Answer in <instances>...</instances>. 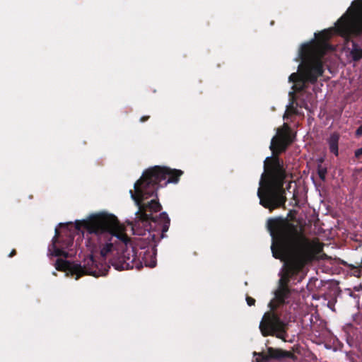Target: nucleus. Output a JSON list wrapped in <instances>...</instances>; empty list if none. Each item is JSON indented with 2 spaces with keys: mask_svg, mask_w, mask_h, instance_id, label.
Instances as JSON below:
<instances>
[{
  "mask_svg": "<svg viewBox=\"0 0 362 362\" xmlns=\"http://www.w3.org/2000/svg\"><path fill=\"white\" fill-rule=\"evenodd\" d=\"M54 266L58 271L68 272L72 276H76V280H78L84 275H91L98 277L105 275L106 273L105 269L102 268L103 265L100 266L93 255L85 258L83 265L59 258L56 260Z\"/></svg>",
  "mask_w": 362,
  "mask_h": 362,
  "instance_id": "8",
  "label": "nucleus"
},
{
  "mask_svg": "<svg viewBox=\"0 0 362 362\" xmlns=\"http://www.w3.org/2000/svg\"><path fill=\"white\" fill-rule=\"evenodd\" d=\"M268 354H269L271 359L282 361L285 358H291L293 360L296 358L295 354L291 351H284L281 349H275L273 347L268 348Z\"/></svg>",
  "mask_w": 362,
  "mask_h": 362,
  "instance_id": "11",
  "label": "nucleus"
},
{
  "mask_svg": "<svg viewBox=\"0 0 362 362\" xmlns=\"http://www.w3.org/2000/svg\"><path fill=\"white\" fill-rule=\"evenodd\" d=\"M291 293L289 288L279 287L274 293V298L268 306L270 311L264 313L259 323V330L264 337L274 336L286 341L288 337V324L285 322L275 311L277 308L285 303Z\"/></svg>",
  "mask_w": 362,
  "mask_h": 362,
  "instance_id": "6",
  "label": "nucleus"
},
{
  "mask_svg": "<svg viewBox=\"0 0 362 362\" xmlns=\"http://www.w3.org/2000/svg\"><path fill=\"white\" fill-rule=\"evenodd\" d=\"M259 356H261L262 362H268L271 360V357L269 356V354H268V352L267 354L261 353L259 354Z\"/></svg>",
  "mask_w": 362,
  "mask_h": 362,
  "instance_id": "17",
  "label": "nucleus"
},
{
  "mask_svg": "<svg viewBox=\"0 0 362 362\" xmlns=\"http://www.w3.org/2000/svg\"><path fill=\"white\" fill-rule=\"evenodd\" d=\"M351 6V13L344 14L335 24L337 33L346 40L362 35V0H354Z\"/></svg>",
  "mask_w": 362,
  "mask_h": 362,
  "instance_id": "7",
  "label": "nucleus"
},
{
  "mask_svg": "<svg viewBox=\"0 0 362 362\" xmlns=\"http://www.w3.org/2000/svg\"><path fill=\"white\" fill-rule=\"evenodd\" d=\"M340 136L339 133L334 132L331 134L329 137L327 139L329 146V151L334 154L336 156L339 155V141Z\"/></svg>",
  "mask_w": 362,
  "mask_h": 362,
  "instance_id": "12",
  "label": "nucleus"
},
{
  "mask_svg": "<svg viewBox=\"0 0 362 362\" xmlns=\"http://www.w3.org/2000/svg\"><path fill=\"white\" fill-rule=\"evenodd\" d=\"M81 228L97 236L101 245L100 253L103 258L113 247L112 242L113 238H116L124 244L129 241L124 227L119 223L117 218L112 214L101 213L91 216L88 220L77 221L76 228L79 230Z\"/></svg>",
  "mask_w": 362,
  "mask_h": 362,
  "instance_id": "5",
  "label": "nucleus"
},
{
  "mask_svg": "<svg viewBox=\"0 0 362 362\" xmlns=\"http://www.w3.org/2000/svg\"><path fill=\"white\" fill-rule=\"evenodd\" d=\"M183 173L181 170L155 165L144 170L134 183V189L129 190L131 198L139 208L136 213L137 220L132 228L144 227L148 231L144 234L146 236L136 240L141 268L143 264L151 268L156 267L157 242L166 236L165 233L170 223L166 212L156 216L153 214L162 209L157 191L168 183L177 184Z\"/></svg>",
  "mask_w": 362,
  "mask_h": 362,
  "instance_id": "1",
  "label": "nucleus"
},
{
  "mask_svg": "<svg viewBox=\"0 0 362 362\" xmlns=\"http://www.w3.org/2000/svg\"><path fill=\"white\" fill-rule=\"evenodd\" d=\"M246 301L249 306L255 305L256 302L255 299L248 296L246 297Z\"/></svg>",
  "mask_w": 362,
  "mask_h": 362,
  "instance_id": "18",
  "label": "nucleus"
},
{
  "mask_svg": "<svg viewBox=\"0 0 362 362\" xmlns=\"http://www.w3.org/2000/svg\"><path fill=\"white\" fill-rule=\"evenodd\" d=\"M132 253L131 255L128 251L124 252L118 258V260L112 263V265L117 270L130 269L134 267L140 269L141 262H139L138 250L136 244L132 250Z\"/></svg>",
  "mask_w": 362,
  "mask_h": 362,
  "instance_id": "10",
  "label": "nucleus"
},
{
  "mask_svg": "<svg viewBox=\"0 0 362 362\" xmlns=\"http://www.w3.org/2000/svg\"><path fill=\"white\" fill-rule=\"evenodd\" d=\"M292 114H297V108L293 105V101L288 106H287V109L284 115V118H288V116Z\"/></svg>",
  "mask_w": 362,
  "mask_h": 362,
  "instance_id": "15",
  "label": "nucleus"
},
{
  "mask_svg": "<svg viewBox=\"0 0 362 362\" xmlns=\"http://www.w3.org/2000/svg\"><path fill=\"white\" fill-rule=\"evenodd\" d=\"M315 35L316 41L302 45L299 50L301 63L298 66V73H292L288 78L290 82L295 83L293 88L298 91L303 90L306 83H316L324 72L321 58L327 51L333 50L327 42L332 36L330 30H324Z\"/></svg>",
  "mask_w": 362,
  "mask_h": 362,
  "instance_id": "4",
  "label": "nucleus"
},
{
  "mask_svg": "<svg viewBox=\"0 0 362 362\" xmlns=\"http://www.w3.org/2000/svg\"><path fill=\"white\" fill-rule=\"evenodd\" d=\"M16 255V250L15 249L12 250L10 254L8 255L9 257H13Z\"/></svg>",
  "mask_w": 362,
  "mask_h": 362,
  "instance_id": "22",
  "label": "nucleus"
},
{
  "mask_svg": "<svg viewBox=\"0 0 362 362\" xmlns=\"http://www.w3.org/2000/svg\"><path fill=\"white\" fill-rule=\"evenodd\" d=\"M59 226H60L61 227H64V226H65L66 225H65V224H64V223H60V224H59Z\"/></svg>",
  "mask_w": 362,
  "mask_h": 362,
  "instance_id": "23",
  "label": "nucleus"
},
{
  "mask_svg": "<svg viewBox=\"0 0 362 362\" xmlns=\"http://www.w3.org/2000/svg\"><path fill=\"white\" fill-rule=\"evenodd\" d=\"M327 170L326 168L319 166L317 168V174L321 180H325Z\"/></svg>",
  "mask_w": 362,
  "mask_h": 362,
  "instance_id": "16",
  "label": "nucleus"
},
{
  "mask_svg": "<svg viewBox=\"0 0 362 362\" xmlns=\"http://www.w3.org/2000/svg\"><path fill=\"white\" fill-rule=\"evenodd\" d=\"M150 118V116H143L140 118V122H146L148 119Z\"/></svg>",
  "mask_w": 362,
  "mask_h": 362,
  "instance_id": "21",
  "label": "nucleus"
},
{
  "mask_svg": "<svg viewBox=\"0 0 362 362\" xmlns=\"http://www.w3.org/2000/svg\"><path fill=\"white\" fill-rule=\"evenodd\" d=\"M269 228L272 255L284 261L279 287L289 288L291 280L315 259L322 250V245L310 240L298 230L297 226L280 218L269 220Z\"/></svg>",
  "mask_w": 362,
  "mask_h": 362,
  "instance_id": "2",
  "label": "nucleus"
},
{
  "mask_svg": "<svg viewBox=\"0 0 362 362\" xmlns=\"http://www.w3.org/2000/svg\"><path fill=\"white\" fill-rule=\"evenodd\" d=\"M74 236L70 232L66 230L61 233L59 229H55V235L52 239V243L49 247V250L52 251V255L55 257H64L67 258L69 252L65 251L73 245Z\"/></svg>",
  "mask_w": 362,
  "mask_h": 362,
  "instance_id": "9",
  "label": "nucleus"
},
{
  "mask_svg": "<svg viewBox=\"0 0 362 362\" xmlns=\"http://www.w3.org/2000/svg\"><path fill=\"white\" fill-rule=\"evenodd\" d=\"M354 156L356 158L359 159L362 156V148H358L354 152Z\"/></svg>",
  "mask_w": 362,
  "mask_h": 362,
  "instance_id": "19",
  "label": "nucleus"
},
{
  "mask_svg": "<svg viewBox=\"0 0 362 362\" xmlns=\"http://www.w3.org/2000/svg\"><path fill=\"white\" fill-rule=\"evenodd\" d=\"M355 135L358 138L362 136V124L357 128V129L355 132Z\"/></svg>",
  "mask_w": 362,
  "mask_h": 362,
  "instance_id": "20",
  "label": "nucleus"
},
{
  "mask_svg": "<svg viewBox=\"0 0 362 362\" xmlns=\"http://www.w3.org/2000/svg\"><path fill=\"white\" fill-rule=\"evenodd\" d=\"M296 214H297V211L296 210H290L289 212L288 213L287 216L285 217V218L282 217V216H277V217L269 218L267 220V227L268 230L269 231V220L280 218H281L283 220H286L289 223L293 224V225L297 226L298 230L299 232H300L302 234L304 235V233H303L302 230L298 227V225H296L293 223H291L290 221H293L296 218Z\"/></svg>",
  "mask_w": 362,
  "mask_h": 362,
  "instance_id": "13",
  "label": "nucleus"
},
{
  "mask_svg": "<svg viewBox=\"0 0 362 362\" xmlns=\"http://www.w3.org/2000/svg\"><path fill=\"white\" fill-rule=\"evenodd\" d=\"M352 59L355 62L362 59V48L358 47L356 43H353V47L351 51Z\"/></svg>",
  "mask_w": 362,
  "mask_h": 362,
  "instance_id": "14",
  "label": "nucleus"
},
{
  "mask_svg": "<svg viewBox=\"0 0 362 362\" xmlns=\"http://www.w3.org/2000/svg\"><path fill=\"white\" fill-rule=\"evenodd\" d=\"M293 140L294 135L291 127L284 123L272 139L269 148L272 156L267 157L264 162V171L261 175L257 196L259 204L270 212L280 207L285 208L286 197L284 184L287 173L284 161L279 155L286 151Z\"/></svg>",
  "mask_w": 362,
  "mask_h": 362,
  "instance_id": "3",
  "label": "nucleus"
}]
</instances>
